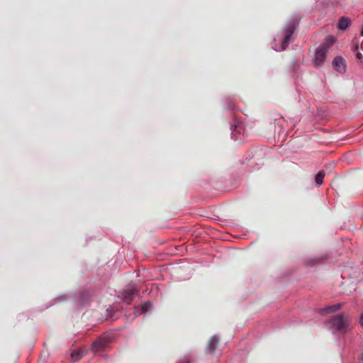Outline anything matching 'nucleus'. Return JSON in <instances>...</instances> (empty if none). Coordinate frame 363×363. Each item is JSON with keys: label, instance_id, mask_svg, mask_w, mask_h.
<instances>
[{"label": "nucleus", "instance_id": "1", "mask_svg": "<svg viewBox=\"0 0 363 363\" xmlns=\"http://www.w3.org/2000/svg\"><path fill=\"white\" fill-rule=\"evenodd\" d=\"M299 24V18L298 17H292L290 18L284 27L281 33L277 35L274 42H280V45L275 44L274 49L276 51H282L289 46L291 36Z\"/></svg>", "mask_w": 363, "mask_h": 363}, {"label": "nucleus", "instance_id": "2", "mask_svg": "<svg viewBox=\"0 0 363 363\" xmlns=\"http://www.w3.org/2000/svg\"><path fill=\"white\" fill-rule=\"evenodd\" d=\"M350 323V317L342 313L333 315L326 321L328 328L333 334H344L348 329Z\"/></svg>", "mask_w": 363, "mask_h": 363}, {"label": "nucleus", "instance_id": "3", "mask_svg": "<svg viewBox=\"0 0 363 363\" xmlns=\"http://www.w3.org/2000/svg\"><path fill=\"white\" fill-rule=\"evenodd\" d=\"M335 39L332 35H328L325 40L316 48L313 64L315 67H320L325 60L327 54L330 47L335 43Z\"/></svg>", "mask_w": 363, "mask_h": 363}, {"label": "nucleus", "instance_id": "4", "mask_svg": "<svg viewBox=\"0 0 363 363\" xmlns=\"http://www.w3.org/2000/svg\"><path fill=\"white\" fill-rule=\"evenodd\" d=\"M112 341V337L108 334H104L98 337L91 345V350L94 353L104 350L110 342Z\"/></svg>", "mask_w": 363, "mask_h": 363}, {"label": "nucleus", "instance_id": "5", "mask_svg": "<svg viewBox=\"0 0 363 363\" xmlns=\"http://www.w3.org/2000/svg\"><path fill=\"white\" fill-rule=\"evenodd\" d=\"M139 289L134 284L128 285V288L121 292L120 296L123 302L127 305H130L133 301L134 297L138 295Z\"/></svg>", "mask_w": 363, "mask_h": 363}, {"label": "nucleus", "instance_id": "6", "mask_svg": "<svg viewBox=\"0 0 363 363\" xmlns=\"http://www.w3.org/2000/svg\"><path fill=\"white\" fill-rule=\"evenodd\" d=\"M230 130L232 139L237 140L241 138L240 136L243 134V128L241 123L238 122L231 125Z\"/></svg>", "mask_w": 363, "mask_h": 363}, {"label": "nucleus", "instance_id": "7", "mask_svg": "<svg viewBox=\"0 0 363 363\" xmlns=\"http://www.w3.org/2000/svg\"><path fill=\"white\" fill-rule=\"evenodd\" d=\"M333 66L334 69L341 73L345 69V60L342 57L337 56L333 60Z\"/></svg>", "mask_w": 363, "mask_h": 363}, {"label": "nucleus", "instance_id": "8", "mask_svg": "<svg viewBox=\"0 0 363 363\" xmlns=\"http://www.w3.org/2000/svg\"><path fill=\"white\" fill-rule=\"evenodd\" d=\"M342 306H343L342 303H339L337 304L328 306L325 308H320L318 310V311L321 315H325L326 313H335V312L339 311L340 309H341Z\"/></svg>", "mask_w": 363, "mask_h": 363}, {"label": "nucleus", "instance_id": "9", "mask_svg": "<svg viewBox=\"0 0 363 363\" xmlns=\"http://www.w3.org/2000/svg\"><path fill=\"white\" fill-rule=\"evenodd\" d=\"M151 307H152V303L150 301H147L141 306L135 307L134 314L135 315H140L143 313H145L151 308Z\"/></svg>", "mask_w": 363, "mask_h": 363}, {"label": "nucleus", "instance_id": "10", "mask_svg": "<svg viewBox=\"0 0 363 363\" xmlns=\"http://www.w3.org/2000/svg\"><path fill=\"white\" fill-rule=\"evenodd\" d=\"M219 342V337L217 335H213L211 340H209L207 347H206V352L209 354H213Z\"/></svg>", "mask_w": 363, "mask_h": 363}, {"label": "nucleus", "instance_id": "11", "mask_svg": "<svg viewBox=\"0 0 363 363\" xmlns=\"http://www.w3.org/2000/svg\"><path fill=\"white\" fill-rule=\"evenodd\" d=\"M350 25H351V20L347 17L342 16L338 21L337 28L340 30H345Z\"/></svg>", "mask_w": 363, "mask_h": 363}, {"label": "nucleus", "instance_id": "12", "mask_svg": "<svg viewBox=\"0 0 363 363\" xmlns=\"http://www.w3.org/2000/svg\"><path fill=\"white\" fill-rule=\"evenodd\" d=\"M83 356V352L81 350H75L72 352L71 357L74 362L78 361Z\"/></svg>", "mask_w": 363, "mask_h": 363}, {"label": "nucleus", "instance_id": "13", "mask_svg": "<svg viewBox=\"0 0 363 363\" xmlns=\"http://www.w3.org/2000/svg\"><path fill=\"white\" fill-rule=\"evenodd\" d=\"M89 299V295L86 292L82 291L79 294L78 301L80 305H84Z\"/></svg>", "mask_w": 363, "mask_h": 363}, {"label": "nucleus", "instance_id": "14", "mask_svg": "<svg viewBox=\"0 0 363 363\" xmlns=\"http://www.w3.org/2000/svg\"><path fill=\"white\" fill-rule=\"evenodd\" d=\"M325 172L322 170L318 172V173L315 176V181L318 186L321 185L323 183V179L325 177Z\"/></svg>", "mask_w": 363, "mask_h": 363}, {"label": "nucleus", "instance_id": "15", "mask_svg": "<svg viewBox=\"0 0 363 363\" xmlns=\"http://www.w3.org/2000/svg\"><path fill=\"white\" fill-rule=\"evenodd\" d=\"M320 260V258H314L313 259L311 260V263H310V265H313L314 264L315 262H319Z\"/></svg>", "mask_w": 363, "mask_h": 363}, {"label": "nucleus", "instance_id": "16", "mask_svg": "<svg viewBox=\"0 0 363 363\" xmlns=\"http://www.w3.org/2000/svg\"><path fill=\"white\" fill-rule=\"evenodd\" d=\"M357 58L359 59V60H361V62L363 60V55H362V53L360 52H358L357 53Z\"/></svg>", "mask_w": 363, "mask_h": 363}, {"label": "nucleus", "instance_id": "17", "mask_svg": "<svg viewBox=\"0 0 363 363\" xmlns=\"http://www.w3.org/2000/svg\"><path fill=\"white\" fill-rule=\"evenodd\" d=\"M358 359L359 363H363V353L359 355Z\"/></svg>", "mask_w": 363, "mask_h": 363}, {"label": "nucleus", "instance_id": "18", "mask_svg": "<svg viewBox=\"0 0 363 363\" xmlns=\"http://www.w3.org/2000/svg\"><path fill=\"white\" fill-rule=\"evenodd\" d=\"M359 323H360V325L363 327V312L361 314Z\"/></svg>", "mask_w": 363, "mask_h": 363}, {"label": "nucleus", "instance_id": "19", "mask_svg": "<svg viewBox=\"0 0 363 363\" xmlns=\"http://www.w3.org/2000/svg\"><path fill=\"white\" fill-rule=\"evenodd\" d=\"M113 311V306H110L107 310V313H110L111 312H112Z\"/></svg>", "mask_w": 363, "mask_h": 363}, {"label": "nucleus", "instance_id": "20", "mask_svg": "<svg viewBox=\"0 0 363 363\" xmlns=\"http://www.w3.org/2000/svg\"><path fill=\"white\" fill-rule=\"evenodd\" d=\"M361 36H363V28H362V29L361 30Z\"/></svg>", "mask_w": 363, "mask_h": 363}, {"label": "nucleus", "instance_id": "21", "mask_svg": "<svg viewBox=\"0 0 363 363\" xmlns=\"http://www.w3.org/2000/svg\"><path fill=\"white\" fill-rule=\"evenodd\" d=\"M229 109L233 110V107L230 106H229Z\"/></svg>", "mask_w": 363, "mask_h": 363}]
</instances>
